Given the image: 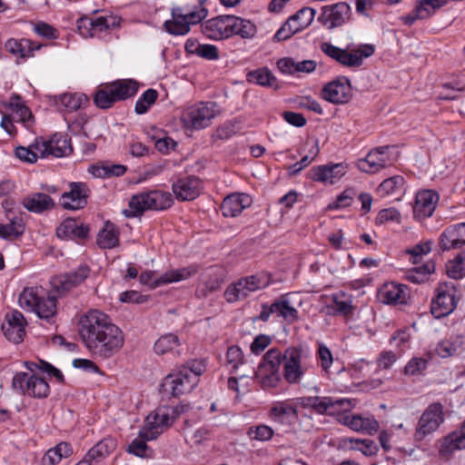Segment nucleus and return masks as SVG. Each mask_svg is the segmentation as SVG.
Masks as SVG:
<instances>
[{
	"instance_id": "nucleus-1",
	"label": "nucleus",
	"mask_w": 465,
	"mask_h": 465,
	"mask_svg": "<svg viewBox=\"0 0 465 465\" xmlns=\"http://www.w3.org/2000/svg\"><path fill=\"white\" fill-rule=\"evenodd\" d=\"M80 335L94 354L109 358L124 345L123 331L108 315L98 310L89 311L80 321Z\"/></svg>"
},
{
	"instance_id": "nucleus-2",
	"label": "nucleus",
	"mask_w": 465,
	"mask_h": 465,
	"mask_svg": "<svg viewBox=\"0 0 465 465\" xmlns=\"http://www.w3.org/2000/svg\"><path fill=\"white\" fill-rule=\"evenodd\" d=\"M203 33L213 40H223L237 35L249 39L255 35L256 26L249 20L233 15H219L202 25Z\"/></svg>"
},
{
	"instance_id": "nucleus-3",
	"label": "nucleus",
	"mask_w": 465,
	"mask_h": 465,
	"mask_svg": "<svg viewBox=\"0 0 465 465\" xmlns=\"http://www.w3.org/2000/svg\"><path fill=\"white\" fill-rule=\"evenodd\" d=\"M204 371L205 366L197 361L183 365L165 377L163 390L174 397L191 392Z\"/></svg>"
},
{
	"instance_id": "nucleus-4",
	"label": "nucleus",
	"mask_w": 465,
	"mask_h": 465,
	"mask_svg": "<svg viewBox=\"0 0 465 465\" xmlns=\"http://www.w3.org/2000/svg\"><path fill=\"white\" fill-rule=\"evenodd\" d=\"M173 204V197L170 193L162 191H151L134 194L129 201V209L124 210L126 217H136L146 210L162 211L168 209Z\"/></svg>"
},
{
	"instance_id": "nucleus-5",
	"label": "nucleus",
	"mask_w": 465,
	"mask_h": 465,
	"mask_svg": "<svg viewBox=\"0 0 465 465\" xmlns=\"http://www.w3.org/2000/svg\"><path fill=\"white\" fill-rule=\"evenodd\" d=\"M18 302L23 309L35 312L41 319L48 321L56 313V299L54 296L45 297L42 288H25Z\"/></svg>"
},
{
	"instance_id": "nucleus-6",
	"label": "nucleus",
	"mask_w": 465,
	"mask_h": 465,
	"mask_svg": "<svg viewBox=\"0 0 465 465\" xmlns=\"http://www.w3.org/2000/svg\"><path fill=\"white\" fill-rule=\"evenodd\" d=\"M138 83L134 80H121L99 89L94 97V104L101 109H108L116 101L125 100L136 94Z\"/></svg>"
},
{
	"instance_id": "nucleus-7",
	"label": "nucleus",
	"mask_w": 465,
	"mask_h": 465,
	"mask_svg": "<svg viewBox=\"0 0 465 465\" xmlns=\"http://www.w3.org/2000/svg\"><path fill=\"white\" fill-rule=\"evenodd\" d=\"M321 49L329 57L347 67H360L363 59L372 55L375 51L374 46L368 44L361 45L357 48L348 46L341 49L330 43H322Z\"/></svg>"
},
{
	"instance_id": "nucleus-8",
	"label": "nucleus",
	"mask_w": 465,
	"mask_h": 465,
	"mask_svg": "<svg viewBox=\"0 0 465 465\" xmlns=\"http://www.w3.org/2000/svg\"><path fill=\"white\" fill-rule=\"evenodd\" d=\"M190 409L189 404L181 403L176 407L163 406L156 409L147 416V427L143 435L147 438L158 437L169 428L173 420Z\"/></svg>"
},
{
	"instance_id": "nucleus-9",
	"label": "nucleus",
	"mask_w": 465,
	"mask_h": 465,
	"mask_svg": "<svg viewBox=\"0 0 465 465\" xmlns=\"http://www.w3.org/2000/svg\"><path fill=\"white\" fill-rule=\"evenodd\" d=\"M172 19L164 22L165 30L173 35H184L189 33L190 25L202 22L208 15L206 8L188 10L183 7H174L171 12Z\"/></svg>"
},
{
	"instance_id": "nucleus-10",
	"label": "nucleus",
	"mask_w": 465,
	"mask_h": 465,
	"mask_svg": "<svg viewBox=\"0 0 465 465\" xmlns=\"http://www.w3.org/2000/svg\"><path fill=\"white\" fill-rule=\"evenodd\" d=\"M215 116V104L201 102L186 107L181 121L186 128L203 129L211 124Z\"/></svg>"
},
{
	"instance_id": "nucleus-11",
	"label": "nucleus",
	"mask_w": 465,
	"mask_h": 465,
	"mask_svg": "<svg viewBox=\"0 0 465 465\" xmlns=\"http://www.w3.org/2000/svg\"><path fill=\"white\" fill-rule=\"evenodd\" d=\"M458 291L452 282H441L436 289V297L431 302V313L442 318L451 313L458 304Z\"/></svg>"
},
{
	"instance_id": "nucleus-12",
	"label": "nucleus",
	"mask_w": 465,
	"mask_h": 465,
	"mask_svg": "<svg viewBox=\"0 0 465 465\" xmlns=\"http://www.w3.org/2000/svg\"><path fill=\"white\" fill-rule=\"evenodd\" d=\"M299 404L303 408H311L316 413L335 415L341 411H349L351 403L347 399L335 400L331 397H301L298 399Z\"/></svg>"
},
{
	"instance_id": "nucleus-13",
	"label": "nucleus",
	"mask_w": 465,
	"mask_h": 465,
	"mask_svg": "<svg viewBox=\"0 0 465 465\" xmlns=\"http://www.w3.org/2000/svg\"><path fill=\"white\" fill-rule=\"evenodd\" d=\"M309 350L302 346L290 347L283 353V378L290 384L298 383L304 371L302 360L309 356Z\"/></svg>"
},
{
	"instance_id": "nucleus-14",
	"label": "nucleus",
	"mask_w": 465,
	"mask_h": 465,
	"mask_svg": "<svg viewBox=\"0 0 465 465\" xmlns=\"http://www.w3.org/2000/svg\"><path fill=\"white\" fill-rule=\"evenodd\" d=\"M12 386L24 395L34 398H46L50 392V387L43 378L29 376L25 372L16 373L13 378Z\"/></svg>"
},
{
	"instance_id": "nucleus-15",
	"label": "nucleus",
	"mask_w": 465,
	"mask_h": 465,
	"mask_svg": "<svg viewBox=\"0 0 465 465\" xmlns=\"http://www.w3.org/2000/svg\"><path fill=\"white\" fill-rule=\"evenodd\" d=\"M316 11L311 7H303L290 16L282 27L276 32L274 38L283 41L291 38L296 33L308 27L313 21Z\"/></svg>"
},
{
	"instance_id": "nucleus-16",
	"label": "nucleus",
	"mask_w": 465,
	"mask_h": 465,
	"mask_svg": "<svg viewBox=\"0 0 465 465\" xmlns=\"http://www.w3.org/2000/svg\"><path fill=\"white\" fill-rule=\"evenodd\" d=\"M34 147L39 151L41 158L50 155L63 157L69 155L73 152L70 138L62 134H54L48 141L37 138L34 142Z\"/></svg>"
},
{
	"instance_id": "nucleus-17",
	"label": "nucleus",
	"mask_w": 465,
	"mask_h": 465,
	"mask_svg": "<svg viewBox=\"0 0 465 465\" xmlns=\"http://www.w3.org/2000/svg\"><path fill=\"white\" fill-rule=\"evenodd\" d=\"M351 6L345 2H339L331 5L322 7V13L318 21L329 30L341 26L349 19Z\"/></svg>"
},
{
	"instance_id": "nucleus-18",
	"label": "nucleus",
	"mask_w": 465,
	"mask_h": 465,
	"mask_svg": "<svg viewBox=\"0 0 465 465\" xmlns=\"http://www.w3.org/2000/svg\"><path fill=\"white\" fill-rule=\"evenodd\" d=\"M390 146H382L371 150L365 158L359 159L356 166L361 172L376 173L391 165L393 159L389 155Z\"/></svg>"
},
{
	"instance_id": "nucleus-19",
	"label": "nucleus",
	"mask_w": 465,
	"mask_h": 465,
	"mask_svg": "<svg viewBox=\"0 0 465 465\" xmlns=\"http://www.w3.org/2000/svg\"><path fill=\"white\" fill-rule=\"evenodd\" d=\"M442 405L440 403L430 404L420 416L415 437L423 440L427 435L434 432L443 422Z\"/></svg>"
},
{
	"instance_id": "nucleus-20",
	"label": "nucleus",
	"mask_w": 465,
	"mask_h": 465,
	"mask_svg": "<svg viewBox=\"0 0 465 465\" xmlns=\"http://www.w3.org/2000/svg\"><path fill=\"white\" fill-rule=\"evenodd\" d=\"M351 96V84L346 77H339L328 83L322 90V97L334 104H346Z\"/></svg>"
},
{
	"instance_id": "nucleus-21",
	"label": "nucleus",
	"mask_w": 465,
	"mask_h": 465,
	"mask_svg": "<svg viewBox=\"0 0 465 465\" xmlns=\"http://www.w3.org/2000/svg\"><path fill=\"white\" fill-rule=\"evenodd\" d=\"M27 322L22 312L13 311L7 312L2 323V331L5 337L15 344L23 341L25 336V326Z\"/></svg>"
},
{
	"instance_id": "nucleus-22",
	"label": "nucleus",
	"mask_w": 465,
	"mask_h": 465,
	"mask_svg": "<svg viewBox=\"0 0 465 465\" xmlns=\"http://www.w3.org/2000/svg\"><path fill=\"white\" fill-rule=\"evenodd\" d=\"M264 282L255 275L248 276L239 280L233 285L229 286L225 291V297L229 302L245 299L251 292L262 288Z\"/></svg>"
},
{
	"instance_id": "nucleus-23",
	"label": "nucleus",
	"mask_w": 465,
	"mask_h": 465,
	"mask_svg": "<svg viewBox=\"0 0 465 465\" xmlns=\"http://www.w3.org/2000/svg\"><path fill=\"white\" fill-rule=\"evenodd\" d=\"M196 273V269L193 267L182 268L178 270H173L166 272L158 279L153 282V272H144L140 275V282L143 284H151L153 287H157L163 284H168L172 282H177L183 280L190 278L192 275Z\"/></svg>"
},
{
	"instance_id": "nucleus-24",
	"label": "nucleus",
	"mask_w": 465,
	"mask_h": 465,
	"mask_svg": "<svg viewBox=\"0 0 465 465\" xmlns=\"http://www.w3.org/2000/svg\"><path fill=\"white\" fill-rule=\"evenodd\" d=\"M439 248L441 252L460 249L465 245V223L448 226L439 238Z\"/></svg>"
},
{
	"instance_id": "nucleus-25",
	"label": "nucleus",
	"mask_w": 465,
	"mask_h": 465,
	"mask_svg": "<svg viewBox=\"0 0 465 465\" xmlns=\"http://www.w3.org/2000/svg\"><path fill=\"white\" fill-rule=\"evenodd\" d=\"M439 195L432 190H423L416 194L413 205L414 218L421 221L430 217L435 211Z\"/></svg>"
},
{
	"instance_id": "nucleus-26",
	"label": "nucleus",
	"mask_w": 465,
	"mask_h": 465,
	"mask_svg": "<svg viewBox=\"0 0 465 465\" xmlns=\"http://www.w3.org/2000/svg\"><path fill=\"white\" fill-rule=\"evenodd\" d=\"M70 191L62 194V206L66 210H79L87 204L88 188L84 183H71Z\"/></svg>"
},
{
	"instance_id": "nucleus-27",
	"label": "nucleus",
	"mask_w": 465,
	"mask_h": 465,
	"mask_svg": "<svg viewBox=\"0 0 465 465\" xmlns=\"http://www.w3.org/2000/svg\"><path fill=\"white\" fill-rule=\"evenodd\" d=\"M346 173L343 163H331L314 166L310 170V178L323 183H334Z\"/></svg>"
},
{
	"instance_id": "nucleus-28",
	"label": "nucleus",
	"mask_w": 465,
	"mask_h": 465,
	"mask_svg": "<svg viewBox=\"0 0 465 465\" xmlns=\"http://www.w3.org/2000/svg\"><path fill=\"white\" fill-rule=\"evenodd\" d=\"M201 190V182L196 177H185L179 179L173 184V192L182 201H192L195 199Z\"/></svg>"
},
{
	"instance_id": "nucleus-29",
	"label": "nucleus",
	"mask_w": 465,
	"mask_h": 465,
	"mask_svg": "<svg viewBox=\"0 0 465 465\" xmlns=\"http://www.w3.org/2000/svg\"><path fill=\"white\" fill-rule=\"evenodd\" d=\"M89 274L87 266H80L75 272L61 275L54 281V286L58 292L64 293L83 282Z\"/></svg>"
},
{
	"instance_id": "nucleus-30",
	"label": "nucleus",
	"mask_w": 465,
	"mask_h": 465,
	"mask_svg": "<svg viewBox=\"0 0 465 465\" xmlns=\"http://www.w3.org/2000/svg\"><path fill=\"white\" fill-rule=\"evenodd\" d=\"M407 288L393 282L384 284L378 292V298L386 304L404 303L407 301Z\"/></svg>"
},
{
	"instance_id": "nucleus-31",
	"label": "nucleus",
	"mask_w": 465,
	"mask_h": 465,
	"mask_svg": "<svg viewBox=\"0 0 465 465\" xmlns=\"http://www.w3.org/2000/svg\"><path fill=\"white\" fill-rule=\"evenodd\" d=\"M251 197L246 193H233L224 198L221 210L226 217H235L251 204Z\"/></svg>"
},
{
	"instance_id": "nucleus-32",
	"label": "nucleus",
	"mask_w": 465,
	"mask_h": 465,
	"mask_svg": "<svg viewBox=\"0 0 465 465\" xmlns=\"http://www.w3.org/2000/svg\"><path fill=\"white\" fill-rule=\"evenodd\" d=\"M22 205L31 213H42L52 210L55 203L46 193H33L23 199Z\"/></svg>"
},
{
	"instance_id": "nucleus-33",
	"label": "nucleus",
	"mask_w": 465,
	"mask_h": 465,
	"mask_svg": "<svg viewBox=\"0 0 465 465\" xmlns=\"http://www.w3.org/2000/svg\"><path fill=\"white\" fill-rule=\"evenodd\" d=\"M439 442V456L446 460H450L456 450L465 449V441L457 430L450 432Z\"/></svg>"
},
{
	"instance_id": "nucleus-34",
	"label": "nucleus",
	"mask_w": 465,
	"mask_h": 465,
	"mask_svg": "<svg viewBox=\"0 0 465 465\" xmlns=\"http://www.w3.org/2000/svg\"><path fill=\"white\" fill-rule=\"evenodd\" d=\"M89 232L88 226L78 223L74 219L64 220L56 229V235L62 239H84Z\"/></svg>"
},
{
	"instance_id": "nucleus-35",
	"label": "nucleus",
	"mask_w": 465,
	"mask_h": 465,
	"mask_svg": "<svg viewBox=\"0 0 465 465\" xmlns=\"http://www.w3.org/2000/svg\"><path fill=\"white\" fill-rule=\"evenodd\" d=\"M342 422L355 431L365 432L372 435L379 430V422L372 417L361 415H345Z\"/></svg>"
},
{
	"instance_id": "nucleus-36",
	"label": "nucleus",
	"mask_w": 465,
	"mask_h": 465,
	"mask_svg": "<svg viewBox=\"0 0 465 465\" xmlns=\"http://www.w3.org/2000/svg\"><path fill=\"white\" fill-rule=\"evenodd\" d=\"M316 62L314 60L295 61L291 57H284L278 61L277 66L283 73L293 74L296 73H312L316 69Z\"/></svg>"
},
{
	"instance_id": "nucleus-37",
	"label": "nucleus",
	"mask_w": 465,
	"mask_h": 465,
	"mask_svg": "<svg viewBox=\"0 0 465 465\" xmlns=\"http://www.w3.org/2000/svg\"><path fill=\"white\" fill-rule=\"evenodd\" d=\"M182 344L179 337L174 333H166L160 336L153 345V351L157 355L173 354L180 355Z\"/></svg>"
},
{
	"instance_id": "nucleus-38",
	"label": "nucleus",
	"mask_w": 465,
	"mask_h": 465,
	"mask_svg": "<svg viewBox=\"0 0 465 465\" xmlns=\"http://www.w3.org/2000/svg\"><path fill=\"white\" fill-rule=\"evenodd\" d=\"M96 242L102 249H113L119 245V231L110 221L105 222L104 228L97 235Z\"/></svg>"
},
{
	"instance_id": "nucleus-39",
	"label": "nucleus",
	"mask_w": 465,
	"mask_h": 465,
	"mask_svg": "<svg viewBox=\"0 0 465 465\" xmlns=\"http://www.w3.org/2000/svg\"><path fill=\"white\" fill-rule=\"evenodd\" d=\"M5 47L9 53L25 58L32 56L34 51L40 49L41 45L29 39H9L6 41Z\"/></svg>"
},
{
	"instance_id": "nucleus-40",
	"label": "nucleus",
	"mask_w": 465,
	"mask_h": 465,
	"mask_svg": "<svg viewBox=\"0 0 465 465\" xmlns=\"http://www.w3.org/2000/svg\"><path fill=\"white\" fill-rule=\"evenodd\" d=\"M108 28L107 19L103 16L95 19L82 18L78 21V30L84 37H93L97 32H102Z\"/></svg>"
},
{
	"instance_id": "nucleus-41",
	"label": "nucleus",
	"mask_w": 465,
	"mask_h": 465,
	"mask_svg": "<svg viewBox=\"0 0 465 465\" xmlns=\"http://www.w3.org/2000/svg\"><path fill=\"white\" fill-rule=\"evenodd\" d=\"M247 81L261 86L272 87L273 89L279 88V84L276 77L267 68H260L247 74Z\"/></svg>"
},
{
	"instance_id": "nucleus-42",
	"label": "nucleus",
	"mask_w": 465,
	"mask_h": 465,
	"mask_svg": "<svg viewBox=\"0 0 465 465\" xmlns=\"http://www.w3.org/2000/svg\"><path fill=\"white\" fill-rule=\"evenodd\" d=\"M117 446V442L113 438H104L94 446L86 454L91 461H98L112 453Z\"/></svg>"
},
{
	"instance_id": "nucleus-43",
	"label": "nucleus",
	"mask_w": 465,
	"mask_h": 465,
	"mask_svg": "<svg viewBox=\"0 0 465 465\" xmlns=\"http://www.w3.org/2000/svg\"><path fill=\"white\" fill-rule=\"evenodd\" d=\"M127 167L123 164H93L89 167V173L97 178L121 176L125 173Z\"/></svg>"
},
{
	"instance_id": "nucleus-44",
	"label": "nucleus",
	"mask_w": 465,
	"mask_h": 465,
	"mask_svg": "<svg viewBox=\"0 0 465 465\" xmlns=\"http://www.w3.org/2000/svg\"><path fill=\"white\" fill-rule=\"evenodd\" d=\"M271 417L278 422L291 421L297 418V410L285 402H279L271 410Z\"/></svg>"
},
{
	"instance_id": "nucleus-45",
	"label": "nucleus",
	"mask_w": 465,
	"mask_h": 465,
	"mask_svg": "<svg viewBox=\"0 0 465 465\" xmlns=\"http://www.w3.org/2000/svg\"><path fill=\"white\" fill-rule=\"evenodd\" d=\"M255 377L264 389L274 388L281 381L279 370H266L264 367H258Z\"/></svg>"
},
{
	"instance_id": "nucleus-46",
	"label": "nucleus",
	"mask_w": 465,
	"mask_h": 465,
	"mask_svg": "<svg viewBox=\"0 0 465 465\" xmlns=\"http://www.w3.org/2000/svg\"><path fill=\"white\" fill-rule=\"evenodd\" d=\"M10 220L8 224L0 225V236L3 238L18 237L24 233L25 225L21 217L7 216Z\"/></svg>"
},
{
	"instance_id": "nucleus-47",
	"label": "nucleus",
	"mask_w": 465,
	"mask_h": 465,
	"mask_svg": "<svg viewBox=\"0 0 465 465\" xmlns=\"http://www.w3.org/2000/svg\"><path fill=\"white\" fill-rule=\"evenodd\" d=\"M273 309L277 316L282 317L289 322H294L298 320V311L290 304L286 297L273 302Z\"/></svg>"
},
{
	"instance_id": "nucleus-48",
	"label": "nucleus",
	"mask_w": 465,
	"mask_h": 465,
	"mask_svg": "<svg viewBox=\"0 0 465 465\" xmlns=\"http://www.w3.org/2000/svg\"><path fill=\"white\" fill-rule=\"evenodd\" d=\"M147 427V418L145 419V423L143 426V428L139 431L138 438L134 439L128 446V452L134 454L138 457H146L147 456V450L148 446L146 444L147 440H152L156 439L157 437L153 438H147L144 435H143V430Z\"/></svg>"
},
{
	"instance_id": "nucleus-49",
	"label": "nucleus",
	"mask_w": 465,
	"mask_h": 465,
	"mask_svg": "<svg viewBox=\"0 0 465 465\" xmlns=\"http://www.w3.org/2000/svg\"><path fill=\"white\" fill-rule=\"evenodd\" d=\"M404 179L401 175H395L384 180L378 187V193L382 195L393 194L401 189Z\"/></svg>"
},
{
	"instance_id": "nucleus-50",
	"label": "nucleus",
	"mask_w": 465,
	"mask_h": 465,
	"mask_svg": "<svg viewBox=\"0 0 465 465\" xmlns=\"http://www.w3.org/2000/svg\"><path fill=\"white\" fill-rule=\"evenodd\" d=\"M447 274L452 279H460L465 275V254H458L446 265Z\"/></svg>"
},
{
	"instance_id": "nucleus-51",
	"label": "nucleus",
	"mask_w": 465,
	"mask_h": 465,
	"mask_svg": "<svg viewBox=\"0 0 465 465\" xmlns=\"http://www.w3.org/2000/svg\"><path fill=\"white\" fill-rule=\"evenodd\" d=\"M445 4L444 0H421L415 7L417 16L421 19L430 17L436 9Z\"/></svg>"
},
{
	"instance_id": "nucleus-52",
	"label": "nucleus",
	"mask_w": 465,
	"mask_h": 465,
	"mask_svg": "<svg viewBox=\"0 0 465 465\" xmlns=\"http://www.w3.org/2000/svg\"><path fill=\"white\" fill-rule=\"evenodd\" d=\"M282 361H283V354L278 349H271L265 353L258 367H264L266 370H280Z\"/></svg>"
},
{
	"instance_id": "nucleus-53",
	"label": "nucleus",
	"mask_w": 465,
	"mask_h": 465,
	"mask_svg": "<svg viewBox=\"0 0 465 465\" xmlns=\"http://www.w3.org/2000/svg\"><path fill=\"white\" fill-rule=\"evenodd\" d=\"M158 97V93L154 89L146 90L135 104V112L143 114L147 112L148 108L153 104Z\"/></svg>"
},
{
	"instance_id": "nucleus-54",
	"label": "nucleus",
	"mask_w": 465,
	"mask_h": 465,
	"mask_svg": "<svg viewBox=\"0 0 465 465\" xmlns=\"http://www.w3.org/2000/svg\"><path fill=\"white\" fill-rule=\"evenodd\" d=\"M59 101L67 111L74 112L81 107L84 98L77 94H63Z\"/></svg>"
},
{
	"instance_id": "nucleus-55",
	"label": "nucleus",
	"mask_w": 465,
	"mask_h": 465,
	"mask_svg": "<svg viewBox=\"0 0 465 465\" xmlns=\"http://www.w3.org/2000/svg\"><path fill=\"white\" fill-rule=\"evenodd\" d=\"M15 156L23 162L34 163L40 157L39 151L34 147V143L28 147L18 146L15 151Z\"/></svg>"
},
{
	"instance_id": "nucleus-56",
	"label": "nucleus",
	"mask_w": 465,
	"mask_h": 465,
	"mask_svg": "<svg viewBox=\"0 0 465 465\" xmlns=\"http://www.w3.org/2000/svg\"><path fill=\"white\" fill-rule=\"evenodd\" d=\"M248 435L252 440H268L273 435V430L267 425H259L251 427L248 430Z\"/></svg>"
},
{
	"instance_id": "nucleus-57",
	"label": "nucleus",
	"mask_w": 465,
	"mask_h": 465,
	"mask_svg": "<svg viewBox=\"0 0 465 465\" xmlns=\"http://www.w3.org/2000/svg\"><path fill=\"white\" fill-rule=\"evenodd\" d=\"M350 441L354 444L353 449L361 451L366 456H371L376 453L377 445L371 440L351 439Z\"/></svg>"
},
{
	"instance_id": "nucleus-58",
	"label": "nucleus",
	"mask_w": 465,
	"mask_h": 465,
	"mask_svg": "<svg viewBox=\"0 0 465 465\" xmlns=\"http://www.w3.org/2000/svg\"><path fill=\"white\" fill-rule=\"evenodd\" d=\"M388 222H401V213L396 208L382 209L376 217V223L383 224Z\"/></svg>"
},
{
	"instance_id": "nucleus-59",
	"label": "nucleus",
	"mask_w": 465,
	"mask_h": 465,
	"mask_svg": "<svg viewBox=\"0 0 465 465\" xmlns=\"http://www.w3.org/2000/svg\"><path fill=\"white\" fill-rule=\"evenodd\" d=\"M243 354L242 350L237 346H232L226 353V362L231 365L232 370H236L242 363Z\"/></svg>"
},
{
	"instance_id": "nucleus-60",
	"label": "nucleus",
	"mask_w": 465,
	"mask_h": 465,
	"mask_svg": "<svg viewBox=\"0 0 465 465\" xmlns=\"http://www.w3.org/2000/svg\"><path fill=\"white\" fill-rule=\"evenodd\" d=\"M333 304L331 309L335 313L347 316L352 312V305L349 300H341L339 295L332 296Z\"/></svg>"
},
{
	"instance_id": "nucleus-61",
	"label": "nucleus",
	"mask_w": 465,
	"mask_h": 465,
	"mask_svg": "<svg viewBox=\"0 0 465 465\" xmlns=\"http://www.w3.org/2000/svg\"><path fill=\"white\" fill-rule=\"evenodd\" d=\"M427 367V361L423 358H413L405 366L404 371L408 375L420 373Z\"/></svg>"
},
{
	"instance_id": "nucleus-62",
	"label": "nucleus",
	"mask_w": 465,
	"mask_h": 465,
	"mask_svg": "<svg viewBox=\"0 0 465 465\" xmlns=\"http://www.w3.org/2000/svg\"><path fill=\"white\" fill-rule=\"evenodd\" d=\"M210 431L207 428H199L187 435L186 440L192 445H200L208 440Z\"/></svg>"
},
{
	"instance_id": "nucleus-63",
	"label": "nucleus",
	"mask_w": 465,
	"mask_h": 465,
	"mask_svg": "<svg viewBox=\"0 0 465 465\" xmlns=\"http://www.w3.org/2000/svg\"><path fill=\"white\" fill-rule=\"evenodd\" d=\"M318 355L322 370L327 372L333 361L331 351L325 345L320 344L318 348Z\"/></svg>"
},
{
	"instance_id": "nucleus-64",
	"label": "nucleus",
	"mask_w": 465,
	"mask_h": 465,
	"mask_svg": "<svg viewBox=\"0 0 465 465\" xmlns=\"http://www.w3.org/2000/svg\"><path fill=\"white\" fill-rule=\"evenodd\" d=\"M34 30L35 32L45 38L48 39H54L56 38V30L50 25L45 23V22H38L34 24Z\"/></svg>"
}]
</instances>
